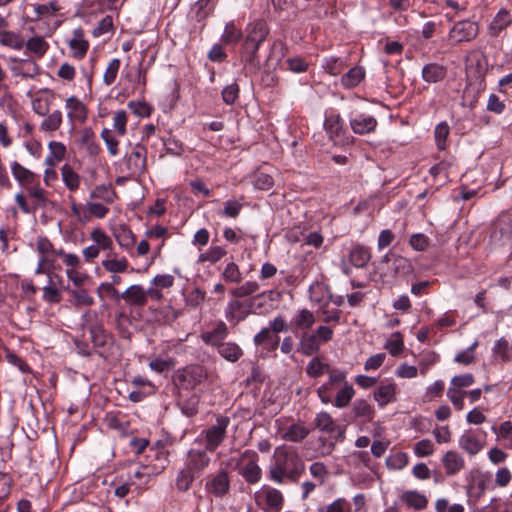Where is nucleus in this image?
Masks as SVG:
<instances>
[{
    "mask_svg": "<svg viewBox=\"0 0 512 512\" xmlns=\"http://www.w3.org/2000/svg\"><path fill=\"white\" fill-rule=\"evenodd\" d=\"M89 197L91 200H101L106 204H111L114 202L116 194L110 187L99 185L90 192Z\"/></svg>",
    "mask_w": 512,
    "mask_h": 512,
    "instance_id": "obj_44",
    "label": "nucleus"
},
{
    "mask_svg": "<svg viewBox=\"0 0 512 512\" xmlns=\"http://www.w3.org/2000/svg\"><path fill=\"white\" fill-rule=\"evenodd\" d=\"M10 169L13 177L19 183V185L28 186L34 184L37 177L36 174L21 165L19 162H11Z\"/></svg>",
    "mask_w": 512,
    "mask_h": 512,
    "instance_id": "obj_19",
    "label": "nucleus"
},
{
    "mask_svg": "<svg viewBox=\"0 0 512 512\" xmlns=\"http://www.w3.org/2000/svg\"><path fill=\"white\" fill-rule=\"evenodd\" d=\"M121 299H124L128 304L133 306L142 307L146 304V293L141 285L135 284L129 286L123 293Z\"/></svg>",
    "mask_w": 512,
    "mask_h": 512,
    "instance_id": "obj_20",
    "label": "nucleus"
},
{
    "mask_svg": "<svg viewBox=\"0 0 512 512\" xmlns=\"http://www.w3.org/2000/svg\"><path fill=\"white\" fill-rule=\"evenodd\" d=\"M226 250L221 246H212L204 253H201L198 262H210L212 264L218 262L223 256L226 255Z\"/></svg>",
    "mask_w": 512,
    "mask_h": 512,
    "instance_id": "obj_47",
    "label": "nucleus"
},
{
    "mask_svg": "<svg viewBox=\"0 0 512 512\" xmlns=\"http://www.w3.org/2000/svg\"><path fill=\"white\" fill-rule=\"evenodd\" d=\"M229 488L230 480L226 470H220L217 474L209 477L205 484L206 491L218 498L226 495Z\"/></svg>",
    "mask_w": 512,
    "mask_h": 512,
    "instance_id": "obj_9",
    "label": "nucleus"
},
{
    "mask_svg": "<svg viewBox=\"0 0 512 512\" xmlns=\"http://www.w3.org/2000/svg\"><path fill=\"white\" fill-rule=\"evenodd\" d=\"M324 128L330 139L336 140L343 134V120L339 114H330L325 118Z\"/></svg>",
    "mask_w": 512,
    "mask_h": 512,
    "instance_id": "obj_32",
    "label": "nucleus"
},
{
    "mask_svg": "<svg viewBox=\"0 0 512 512\" xmlns=\"http://www.w3.org/2000/svg\"><path fill=\"white\" fill-rule=\"evenodd\" d=\"M61 6L57 0H52L47 4H40L35 7V12L38 17L53 16L56 12L60 11Z\"/></svg>",
    "mask_w": 512,
    "mask_h": 512,
    "instance_id": "obj_62",
    "label": "nucleus"
},
{
    "mask_svg": "<svg viewBox=\"0 0 512 512\" xmlns=\"http://www.w3.org/2000/svg\"><path fill=\"white\" fill-rule=\"evenodd\" d=\"M310 433V430L303 424L294 423L285 428L281 437L285 441L299 443L303 441Z\"/></svg>",
    "mask_w": 512,
    "mask_h": 512,
    "instance_id": "obj_21",
    "label": "nucleus"
},
{
    "mask_svg": "<svg viewBox=\"0 0 512 512\" xmlns=\"http://www.w3.org/2000/svg\"><path fill=\"white\" fill-rule=\"evenodd\" d=\"M370 259L369 248L362 244H353L348 251V262L356 268H364Z\"/></svg>",
    "mask_w": 512,
    "mask_h": 512,
    "instance_id": "obj_16",
    "label": "nucleus"
},
{
    "mask_svg": "<svg viewBox=\"0 0 512 512\" xmlns=\"http://www.w3.org/2000/svg\"><path fill=\"white\" fill-rule=\"evenodd\" d=\"M381 273L385 276L394 277L406 275L412 271L409 259L396 254H386L379 266Z\"/></svg>",
    "mask_w": 512,
    "mask_h": 512,
    "instance_id": "obj_5",
    "label": "nucleus"
},
{
    "mask_svg": "<svg viewBox=\"0 0 512 512\" xmlns=\"http://www.w3.org/2000/svg\"><path fill=\"white\" fill-rule=\"evenodd\" d=\"M91 239L99 249L108 250L112 248V239L100 228L93 229L90 234Z\"/></svg>",
    "mask_w": 512,
    "mask_h": 512,
    "instance_id": "obj_52",
    "label": "nucleus"
},
{
    "mask_svg": "<svg viewBox=\"0 0 512 512\" xmlns=\"http://www.w3.org/2000/svg\"><path fill=\"white\" fill-rule=\"evenodd\" d=\"M146 148L142 145H135L131 153L126 157V165L130 174L140 175L146 169Z\"/></svg>",
    "mask_w": 512,
    "mask_h": 512,
    "instance_id": "obj_10",
    "label": "nucleus"
},
{
    "mask_svg": "<svg viewBox=\"0 0 512 512\" xmlns=\"http://www.w3.org/2000/svg\"><path fill=\"white\" fill-rule=\"evenodd\" d=\"M401 500L407 507L415 510H423L428 505L427 497L417 490L404 491L401 495Z\"/></svg>",
    "mask_w": 512,
    "mask_h": 512,
    "instance_id": "obj_24",
    "label": "nucleus"
},
{
    "mask_svg": "<svg viewBox=\"0 0 512 512\" xmlns=\"http://www.w3.org/2000/svg\"><path fill=\"white\" fill-rule=\"evenodd\" d=\"M60 170L61 178L66 188L70 192L78 190L81 183L80 175L69 164H64Z\"/></svg>",
    "mask_w": 512,
    "mask_h": 512,
    "instance_id": "obj_29",
    "label": "nucleus"
},
{
    "mask_svg": "<svg viewBox=\"0 0 512 512\" xmlns=\"http://www.w3.org/2000/svg\"><path fill=\"white\" fill-rule=\"evenodd\" d=\"M80 144L91 156L98 155L101 150L100 145L97 142L96 135L90 127H86L80 132Z\"/></svg>",
    "mask_w": 512,
    "mask_h": 512,
    "instance_id": "obj_26",
    "label": "nucleus"
},
{
    "mask_svg": "<svg viewBox=\"0 0 512 512\" xmlns=\"http://www.w3.org/2000/svg\"><path fill=\"white\" fill-rule=\"evenodd\" d=\"M268 35V27L262 20L251 23L247 28L246 40L254 43H262Z\"/></svg>",
    "mask_w": 512,
    "mask_h": 512,
    "instance_id": "obj_30",
    "label": "nucleus"
},
{
    "mask_svg": "<svg viewBox=\"0 0 512 512\" xmlns=\"http://www.w3.org/2000/svg\"><path fill=\"white\" fill-rule=\"evenodd\" d=\"M67 118L71 124L76 122L84 123L88 117V111L85 104L76 96H70L65 100Z\"/></svg>",
    "mask_w": 512,
    "mask_h": 512,
    "instance_id": "obj_11",
    "label": "nucleus"
},
{
    "mask_svg": "<svg viewBox=\"0 0 512 512\" xmlns=\"http://www.w3.org/2000/svg\"><path fill=\"white\" fill-rule=\"evenodd\" d=\"M69 46L72 50L73 57L81 59L86 55L89 43L84 39L83 31L81 29H75L73 31V38L70 39Z\"/></svg>",
    "mask_w": 512,
    "mask_h": 512,
    "instance_id": "obj_22",
    "label": "nucleus"
},
{
    "mask_svg": "<svg viewBox=\"0 0 512 512\" xmlns=\"http://www.w3.org/2000/svg\"><path fill=\"white\" fill-rule=\"evenodd\" d=\"M441 462L445 469V473L448 476L456 475L465 466V460L463 456L454 450L447 451L443 455Z\"/></svg>",
    "mask_w": 512,
    "mask_h": 512,
    "instance_id": "obj_15",
    "label": "nucleus"
},
{
    "mask_svg": "<svg viewBox=\"0 0 512 512\" xmlns=\"http://www.w3.org/2000/svg\"><path fill=\"white\" fill-rule=\"evenodd\" d=\"M27 187V193L28 196L33 199V208L35 211L39 208H42L45 206L47 197L46 192L43 188H41L39 185H28Z\"/></svg>",
    "mask_w": 512,
    "mask_h": 512,
    "instance_id": "obj_45",
    "label": "nucleus"
},
{
    "mask_svg": "<svg viewBox=\"0 0 512 512\" xmlns=\"http://www.w3.org/2000/svg\"><path fill=\"white\" fill-rule=\"evenodd\" d=\"M262 492L265 496V502L268 508L275 510H280L282 508L284 498L278 489L272 487H264Z\"/></svg>",
    "mask_w": 512,
    "mask_h": 512,
    "instance_id": "obj_43",
    "label": "nucleus"
},
{
    "mask_svg": "<svg viewBox=\"0 0 512 512\" xmlns=\"http://www.w3.org/2000/svg\"><path fill=\"white\" fill-rule=\"evenodd\" d=\"M26 50L35 58H42L49 49V43L42 36L31 37L24 43Z\"/></svg>",
    "mask_w": 512,
    "mask_h": 512,
    "instance_id": "obj_33",
    "label": "nucleus"
},
{
    "mask_svg": "<svg viewBox=\"0 0 512 512\" xmlns=\"http://www.w3.org/2000/svg\"><path fill=\"white\" fill-rule=\"evenodd\" d=\"M365 78V70L361 66H354L341 77L344 88L350 89L359 85Z\"/></svg>",
    "mask_w": 512,
    "mask_h": 512,
    "instance_id": "obj_31",
    "label": "nucleus"
},
{
    "mask_svg": "<svg viewBox=\"0 0 512 512\" xmlns=\"http://www.w3.org/2000/svg\"><path fill=\"white\" fill-rule=\"evenodd\" d=\"M258 455L255 451L246 450L241 454L237 466L239 473L246 480V482L254 484L261 478V468L257 464Z\"/></svg>",
    "mask_w": 512,
    "mask_h": 512,
    "instance_id": "obj_4",
    "label": "nucleus"
},
{
    "mask_svg": "<svg viewBox=\"0 0 512 512\" xmlns=\"http://www.w3.org/2000/svg\"><path fill=\"white\" fill-rule=\"evenodd\" d=\"M354 417L361 418L364 422L372 421L374 417L373 407L364 399H357L352 405Z\"/></svg>",
    "mask_w": 512,
    "mask_h": 512,
    "instance_id": "obj_39",
    "label": "nucleus"
},
{
    "mask_svg": "<svg viewBox=\"0 0 512 512\" xmlns=\"http://www.w3.org/2000/svg\"><path fill=\"white\" fill-rule=\"evenodd\" d=\"M355 395L353 386L349 383H344L336 393L332 404L337 408H345L349 405L350 401Z\"/></svg>",
    "mask_w": 512,
    "mask_h": 512,
    "instance_id": "obj_40",
    "label": "nucleus"
},
{
    "mask_svg": "<svg viewBox=\"0 0 512 512\" xmlns=\"http://www.w3.org/2000/svg\"><path fill=\"white\" fill-rule=\"evenodd\" d=\"M53 95L40 96L32 100V109L39 116H46L50 110Z\"/></svg>",
    "mask_w": 512,
    "mask_h": 512,
    "instance_id": "obj_49",
    "label": "nucleus"
},
{
    "mask_svg": "<svg viewBox=\"0 0 512 512\" xmlns=\"http://www.w3.org/2000/svg\"><path fill=\"white\" fill-rule=\"evenodd\" d=\"M316 319L314 314L308 309H301L292 319V325L297 330H308L310 329Z\"/></svg>",
    "mask_w": 512,
    "mask_h": 512,
    "instance_id": "obj_37",
    "label": "nucleus"
},
{
    "mask_svg": "<svg viewBox=\"0 0 512 512\" xmlns=\"http://www.w3.org/2000/svg\"><path fill=\"white\" fill-rule=\"evenodd\" d=\"M450 128L446 122H441L435 127L434 136L438 149L444 150Z\"/></svg>",
    "mask_w": 512,
    "mask_h": 512,
    "instance_id": "obj_57",
    "label": "nucleus"
},
{
    "mask_svg": "<svg viewBox=\"0 0 512 512\" xmlns=\"http://www.w3.org/2000/svg\"><path fill=\"white\" fill-rule=\"evenodd\" d=\"M317 512H351V504L344 498H337L326 506H320Z\"/></svg>",
    "mask_w": 512,
    "mask_h": 512,
    "instance_id": "obj_51",
    "label": "nucleus"
},
{
    "mask_svg": "<svg viewBox=\"0 0 512 512\" xmlns=\"http://www.w3.org/2000/svg\"><path fill=\"white\" fill-rule=\"evenodd\" d=\"M228 334L227 325L223 321H219L212 330L203 332L200 337L205 344L218 347L224 343Z\"/></svg>",
    "mask_w": 512,
    "mask_h": 512,
    "instance_id": "obj_13",
    "label": "nucleus"
},
{
    "mask_svg": "<svg viewBox=\"0 0 512 512\" xmlns=\"http://www.w3.org/2000/svg\"><path fill=\"white\" fill-rule=\"evenodd\" d=\"M207 377L206 369L201 365H188L178 369L174 376L175 384L184 390H192Z\"/></svg>",
    "mask_w": 512,
    "mask_h": 512,
    "instance_id": "obj_2",
    "label": "nucleus"
},
{
    "mask_svg": "<svg viewBox=\"0 0 512 512\" xmlns=\"http://www.w3.org/2000/svg\"><path fill=\"white\" fill-rule=\"evenodd\" d=\"M395 393L396 385L394 383L382 384L374 392V399L383 407L395 400Z\"/></svg>",
    "mask_w": 512,
    "mask_h": 512,
    "instance_id": "obj_34",
    "label": "nucleus"
},
{
    "mask_svg": "<svg viewBox=\"0 0 512 512\" xmlns=\"http://www.w3.org/2000/svg\"><path fill=\"white\" fill-rule=\"evenodd\" d=\"M242 36V33L233 23H228L225 26L224 33L221 36L222 42L225 44H235Z\"/></svg>",
    "mask_w": 512,
    "mask_h": 512,
    "instance_id": "obj_59",
    "label": "nucleus"
},
{
    "mask_svg": "<svg viewBox=\"0 0 512 512\" xmlns=\"http://www.w3.org/2000/svg\"><path fill=\"white\" fill-rule=\"evenodd\" d=\"M323 67L327 73L336 76L344 69L345 61L342 58L330 56L324 59Z\"/></svg>",
    "mask_w": 512,
    "mask_h": 512,
    "instance_id": "obj_53",
    "label": "nucleus"
},
{
    "mask_svg": "<svg viewBox=\"0 0 512 512\" xmlns=\"http://www.w3.org/2000/svg\"><path fill=\"white\" fill-rule=\"evenodd\" d=\"M479 430L465 431L458 440L459 447L470 456L477 455L485 446V433L480 435Z\"/></svg>",
    "mask_w": 512,
    "mask_h": 512,
    "instance_id": "obj_7",
    "label": "nucleus"
},
{
    "mask_svg": "<svg viewBox=\"0 0 512 512\" xmlns=\"http://www.w3.org/2000/svg\"><path fill=\"white\" fill-rule=\"evenodd\" d=\"M115 253H109L107 258L102 261L103 268L113 274L123 273L128 268V261L125 257L117 259Z\"/></svg>",
    "mask_w": 512,
    "mask_h": 512,
    "instance_id": "obj_36",
    "label": "nucleus"
},
{
    "mask_svg": "<svg viewBox=\"0 0 512 512\" xmlns=\"http://www.w3.org/2000/svg\"><path fill=\"white\" fill-rule=\"evenodd\" d=\"M258 289H259V285L257 282L247 281L244 284H242L241 286L232 289L231 294L234 297L242 298V297H247V296L254 294L255 292L258 291Z\"/></svg>",
    "mask_w": 512,
    "mask_h": 512,
    "instance_id": "obj_56",
    "label": "nucleus"
},
{
    "mask_svg": "<svg viewBox=\"0 0 512 512\" xmlns=\"http://www.w3.org/2000/svg\"><path fill=\"white\" fill-rule=\"evenodd\" d=\"M128 115L124 110H118L113 116V128L119 136L126 134Z\"/></svg>",
    "mask_w": 512,
    "mask_h": 512,
    "instance_id": "obj_60",
    "label": "nucleus"
},
{
    "mask_svg": "<svg viewBox=\"0 0 512 512\" xmlns=\"http://www.w3.org/2000/svg\"><path fill=\"white\" fill-rule=\"evenodd\" d=\"M63 122V115L60 110H55L46 115L40 124V130L43 132H53L60 128Z\"/></svg>",
    "mask_w": 512,
    "mask_h": 512,
    "instance_id": "obj_42",
    "label": "nucleus"
},
{
    "mask_svg": "<svg viewBox=\"0 0 512 512\" xmlns=\"http://www.w3.org/2000/svg\"><path fill=\"white\" fill-rule=\"evenodd\" d=\"M446 76V68L437 63L426 64L422 69V78L427 83H437Z\"/></svg>",
    "mask_w": 512,
    "mask_h": 512,
    "instance_id": "obj_27",
    "label": "nucleus"
},
{
    "mask_svg": "<svg viewBox=\"0 0 512 512\" xmlns=\"http://www.w3.org/2000/svg\"><path fill=\"white\" fill-rule=\"evenodd\" d=\"M305 471V463L293 449L277 447L269 466V478L278 484L297 483Z\"/></svg>",
    "mask_w": 512,
    "mask_h": 512,
    "instance_id": "obj_1",
    "label": "nucleus"
},
{
    "mask_svg": "<svg viewBox=\"0 0 512 512\" xmlns=\"http://www.w3.org/2000/svg\"><path fill=\"white\" fill-rule=\"evenodd\" d=\"M115 237L118 244L126 250L132 248L136 242L135 236L132 233V231L125 226L119 228Z\"/></svg>",
    "mask_w": 512,
    "mask_h": 512,
    "instance_id": "obj_48",
    "label": "nucleus"
},
{
    "mask_svg": "<svg viewBox=\"0 0 512 512\" xmlns=\"http://www.w3.org/2000/svg\"><path fill=\"white\" fill-rule=\"evenodd\" d=\"M309 298L310 301L319 308L322 306H328L331 303L332 294L325 284L315 282L309 287Z\"/></svg>",
    "mask_w": 512,
    "mask_h": 512,
    "instance_id": "obj_14",
    "label": "nucleus"
},
{
    "mask_svg": "<svg viewBox=\"0 0 512 512\" xmlns=\"http://www.w3.org/2000/svg\"><path fill=\"white\" fill-rule=\"evenodd\" d=\"M385 348L392 356L399 355L404 348L402 335L399 332H394L390 339L387 340Z\"/></svg>",
    "mask_w": 512,
    "mask_h": 512,
    "instance_id": "obj_54",
    "label": "nucleus"
},
{
    "mask_svg": "<svg viewBox=\"0 0 512 512\" xmlns=\"http://www.w3.org/2000/svg\"><path fill=\"white\" fill-rule=\"evenodd\" d=\"M222 277L225 281L232 283H239L242 280V274L239 270V267L234 262H229L226 265L222 273Z\"/></svg>",
    "mask_w": 512,
    "mask_h": 512,
    "instance_id": "obj_61",
    "label": "nucleus"
},
{
    "mask_svg": "<svg viewBox=\"0 0 512 512\" xmlns=\"http://www.w3.org/2000/svg\"><path fill=\"white\" fill-rule=\"evenodd\" d=\"M310 474L318 480L319 484H324L328 476L327 467L322 462H314L309 466Z\"/></svg>",
    "mask_w": 512,
    "mask_h": 512,
    "instance_id": "obj_64",
    "label": "nucleus"
},
{
    "mask_svg": "<svg viewBox=\"0 0 512 512\" xmlns=\"http://www.w3.org/2000/svg\"><path fill=\"white\" fill-rule=\"evenodd\" d=\"M512 24V14L507 9H500L491 21L488 32L491 36H498Z\"/></svg>",
    "mask_w": 512,
    "mask_h": 512,
    "instance_id": "obj_18",
    "label": "nucleus"
},
{
    "mask_svg": "<svg viewBox=\"0 0 512 512\" xmlns=\"http://www.w3.org/2000/svg\"><path fill=\"white\" fill-rule=\"evenodd\" d=\"M120 65L121 62L118 58H114L110 61L103 75V82L105 85L110 86L115 82Z\"/></svg>",
    "mask_w": 512,
    "mask_h": 512,
    "instance_id": "obj_55",
    "label": "nucleus"
},
{
    "mask_svg": "<svg viewBox=\"0 0 512 512\" xmlns=\"http://www.w3.org/2000/svg\"><path fill=\"white\" fill-rule=\"evenodd\" d=\"M479 33V25L476 21L470 19L456 22L448 32V39L452 45L470 42L474 40Z\"/></svg>",
    "mask_w": 512,
    "mask_h": 512,
    "instance_id": "obj_3",
    "label": "nucleus"
},
{
    "mask_svg": "<svg viewBox=\"0 0 512 512\" xmlns=\"http://www.w3.org/2000/svg\"><path fill=\"white\" fill-rule=\"evenodd\" d=\"M229 423V417L220 415L216 418V423L204 432L207 451H215L223 442L226 437V430Z\"/></svg>",
    "mask_w": 512,
    "mask_h": 512,
    "instance_id": "obj_6",
    "label": "nucleus"
},
{
    "mask_svg": "<svg viewBox=\"0 0 512 512\" xmlns=\"http://www.w3.org/2000/svg\"><path fill=\"white\" fill-rule=\"evenodd\" d=\"M329 366L321 361L319 357L312 358L306 366V373L309 377L317 378L323 375Z\"/></svg>",
    "mask_w": 512,
    "mask_h": 512,
    "instance_id": "obj_50",
    "label": "nucleus"
},
{
    "mask_svg": "<svg viewBox=\"0 0 512 512\" xmlns=\"http://www.w3.org/2000/svg\"><path fill=\"white\" fill-rule=\"evenodd\" d=\"M314 424L316 429L321 432L329 435L337 433L338 435L336 436V440L343 439L344 437V430L337 425L336 421L328 412L322 411L316 414Z\"/></svg>",
    "mask_w": 512,
    "mask_h": 512,
    "instance_id": "obj_12",
    "label": "nucleus"
},
{
    "mask_svg": "<svg viewBox=\"0 0 512 512\" xmlns=\"http://www.w3.org/2000/svg\"><path fill=\"white\" fill-rule=\"evenodd\" d=\"M164 469V466L157 467V466H139L136 468L135 471L132 472V476L130 479H138L139 485H145L149 482L150 478L152 476L160 474Z\"/></svg>",
    "mask_w": 512,
    "mask_h": 512,
    "instance_id": "obj_35",
    "label": "nucleus"
},
{
    "mask_svg": "<svg viewBox=\"0 0 512 512\" xmlns=\"http://www.w3.org/2000/svg\"><path fill=\"white\" fill-rule=\"evenodd\" d=\"M414 453L418 457L430 456L434 453V445L429 439H422L415 443Z\"/></svg>",
    "mask_w": 512,
    "mask_h": 512,
    "instance_id": "obj_63",
    "label": "nucleus"
},
{
    "mask_svg": "<svg viewBox=\"0 0 512 512\" xmlns=\"http://www.w3.org/2000/svg\"><path fill=\"white\" fill-rule=\"evenodd\" d=\"M86 210L88 212L89 220L92 216L98 219L104 218L108 212L109 208L102 203L87 201L86 202Z\"/></svg>",
    "mask_w": 512,
    "mask_h": 512,
    "instance_id": "obj_58",
    "label": "nucleus"
},
{
    "mask_svg": "<svg viewBox=\"0 0 512 512\" xmlns=\"http://www.w3.org/2000/svg\"><path fill=\"white\" fill-rule=\"evenodd\" d=\"M210 461L207 450L191 449L187 453L184 468L198 476L209 466Z\"/></svg>",
    "mask_w": 512,
    "mask_h": 512,
    "instance_id": "obj_8",
    "label": "nucleus"
},
{
    "mask_svg": "<svg viewBox=\"0 0 512 512\" xmlns=\"http://www.w3.org/2000/svg\"><path fill=\"white\" fill-rule=\"evenodd\" d=\"M49 154L45 158V165L55 167L66 155V146L59 141H51L48 144Z\"/></svg>",
    "mask_w": 512,
    "mask_h": 512,
    "instance_id": "obj_25",
    "label": "nucleus"
},
{
    "mask_svg": "<svg viewBox=\"0 0 512 512\" xmlns=\"http://www.w3.org/2000/svg\"><path fill=\"white\" fill-rule=\"evenodd\" d=\"M386 466L391 470H402L407 466L409 462V457L407 453L398 451L390 454L386 458Z\"/></svg>",
    "mask_w": 512,
    "mask_h": 512,
    "instance_id": "obj_46",
    "label": "nucleus"
},
{
    "mask_svg": "<svg viewBox=\"0 0 512 512\" xmlns=\"http://www.w3.org/2000/svg\"><path fill=\"white\" fill-rule=\"evenodd\" d=\"M377 120L373 116L359 115L350 120V126L354 133L359 135L373 132L377 127Z\"/></svg>",
    "mask_w": 512,
    "mask_h": 512,
    "instance_id": "obj_17",
    "label": "nucleus"
},
{
    "mask_svg": "<svg viewBox=\"0 0 512 512\" xmlns=\"http://www.w3.org/2000/svg\"><path fill=\"white\" fill-rule=\"evenodd\" d=\"M196 477V474L192 473L191 471L187 470L184 467L181 468L177 472L174 480L176 491L179 493L188 492L191 489Z\"/></svg>",
    "mask_w": 512,
    "mask_h": 512,
    "instance_id": "obj_28",
    "label": "nucleus"
},
{
    "mask_svg": "<svg viewBox=\"0 0 512 512\" xmlns=\"http://www.w3.org/2000/svg\"><path fill=\"white\" fill-rule=\"evenodd\" d=\"M0 45L14 50H21L24 47V40L16 32L2 30L0 31Z\"/></svg>",
    "mask_w": 512,
    "mask_h": 512,
    "instance_id": "obj_41",
    "label": "nucleus"
},
{
    "mask_svg": "<svg viewBox=\"0 0 512 512\" xmlns=\"http://www.w3.org/2000/svg\"><path fill=\"white\" fill-rule=\"evenodd\" d=\"M217 350L218 353L229 362H236L243 355V350L234 342H224L217 347Z\"/></svg>",
    "mask_w": 512,
    "mask_h": 512,
    "instance_id": "obj_38",
    "label": "nucleus"
},
{
    "mask_svg": "<svg viewBox=\"0 0 512 512\" xmlns=\"http://www.w3.org/2000/svg\"><path fill=\"white\" fill-rule=\"evenodd\" d=\"M320 350V343L317 336L304 332L299 340L298 351L305 356H312Z\"/></svg>",
    "mask_w": 512,
    "mask_h": 512,
    "instance_id": "obj_23",
    "label": "nucleus"
}]
</instances>
